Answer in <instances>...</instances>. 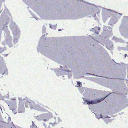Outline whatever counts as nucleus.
<instances>
[{"label":"nucleus","mask_w":128,"mask_h":128,"mask_svg":"<svg viewBox=\"0 0 128 128\" xmlns=\"http://www.w3.org/2000/svg\"><path fill=\"white\" fill-rule=\"evenodd\" d=\"M29 105L31 109H36L39 108L40 106L38 104L37 102H34L32 100L28 99L25 102V106L26 108L28 107Z\"/></svg>","instance_id":"1"},{"label":"nucleus","mask_w":128,"mask_h":128,"mask_svg":"<svg viewBox=\"0 0 128 128\" xmlns=\"http://www.w3.org/2000/svg\"><path fill=\"white\" fill-rule=\"evenodd\" d=\"M19 100V104L18 112V113L23 112H24L25 109L24 107L22 105V103H24V100L21 99L20 98H18Z\"/></svg>","instance_id":"2"},{"label":"nucleus","mask_w":128,"mask_h":128,"mask_svg":"<svg viewBox=\"0 0 128 128\" xmlns=\"http://www.w3.org/2000/svg\"><path fill=\"white\" fill-rule=\"evenodd\" d=\"M106 97L104 98H101L98 100H94L93 101H89L87 100H86L85 102L87 103L88 104H97L103 100Z\"/></svg>","instance_id":"3"},{"label":"nucleus","mask_w":128,"mask_h":128,"mask_svg":"<svg viewBox=\"0 0 128 128\" xmlns=\"http://www.w3.org/2000/svg\"><path fill=\"white\" fill-rule=\"evenodd\" d=\"M43 128H50V126L49 125H47L45 123H44L42 126Z\"/></svg>","instance_id":"4"},{"label":"nucleus","mask_w":128,"mask_h":128,"mask_svg":"<svg viewBox=\"0 0 128 128\" xmlns=\"http://www.w3.org/2000/svg\"><path fill=\"white\" fill-rule=\"evenodd\" d=\"M31 128H36V125L32 122V125L30 126Z\"/></svg>","instance_id":"5"},{"label":"nucleus","mask_w":128,"mask_h":128,"mask_svg":"<svg viewBox=\"0 0 128 128\" xmlns=\"http://www.w3.org/2000/svg\"><path fill=\"white\" fill-rule=\"evenodd\" d=\"M77 84L79 86H80L82 85L81 82H77Z\"/></svg>","instance_id":"6"},{"label":"nucleus","mask_w":128,"mask_h":128,"mask_svg":"<svg viewBox=\"0 0 128 128\" xmlns=\"http://www.w3.org/2000/svg\"><path fill=\"white\" fill-rule=\"evenodd\" d=\"M51 124L52 125H54L55 124H57L56 122H51Z\"/></svg>","instance_id":"7"},{"label":"nucleus","mask_w":128,"mask_h":128,"mask_svg":"<svg viewBox=\"0 0 128 128\" xmlns=\"http://www.w3.org/2000/svg\"><path fill=\"white\" fill-rule=\"evenodd\" d=\"M94 28L96 29H98V30H99L100 29V28L99 27H96L95 28Z\"/></svg>","instance_id":"8"},{"label":"nucleus","mask_w":128,"mask_h":128,"mask_svg":"<svg viewBox=\"0 0 128 128\" xmlns=\"http://www.w3.org/2000/svg\"><path fill=\"white\" fill-rule=\"evenodd\" d=\"M95 33H96L97 34H99V33L98 32H96Z\"/></svg>","instance_id":"9"},{"label":"nucleus","mask_w":128,"mask_h":128,"mask_svg":"<svg viewBox=\"0 0 128 128\" xmlns=\"http://www.w3.org/2000/svg\"><path fill=\"white\" fill-rule=\"evenodd\" d=\"M125 57H126L127 56V54H125L124 55Z\"/></svg>","instance_id":"10"},{"label":"nucleus","mask_w":128,"mask_h":128,"mask_svg":"<svg viewBox=\"0 0 128 128\" xmlns=\"http://www.w3.org/2000/svg\"><path fill=\"white\" fill-rule=\"evenodd\" d=\"M44 120V121H46V120Z\"/></svg>","instance_id":"11"},{"label":"nucleus","mask_w":128,"mask_h":128,"mask_svg":"<svg viewBox=\"0 0 128 128\" xmlns=\"http://www.w3.org/2000/svg\"><path fill=\"white\" fill-rule=\"evenodd\" d=\"M43 128L42 126L41 128Z\"/></svg>","instance_id":"12"},{"label":"nucleus","mask_w":128,"mask_h":128,"mask_svg":"<svg viewBox=\"0 0 128 128\" xmlns=\"http://www.w3.org/2000/svg\"><path fill=\"white\" fill-rule=\"evenodd\" d=\"M59 31H60L61 30H59Z\"/></svg>","instance_id":"13"}]
</instances>
